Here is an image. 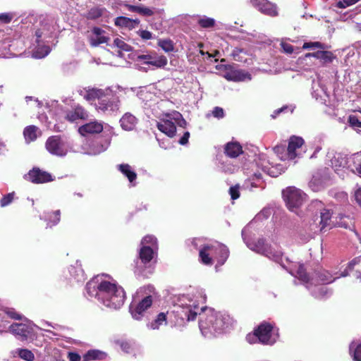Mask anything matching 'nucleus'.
Here are the masks:
<instances>
[{
  "label": "nucleus",
  "mask_w": 361,
  "mask_h": 361,
  "mask_svg": "<svg viewBox=\"0 0 361 361\" xmlns=\"http://www.w3.org/2000/svg\"><path fill=\"white\" fill-rule=\"evenodd\" d=\"M234 319L227 314L210 312L201 316L199 326L205 337L223 334L231 329Z\"/></svg>",
  "instance_id": "1"
},
{
  "label": "nucleus",
  "mask_w": 361,
  "mask_h": 361,
  "mask_svg": "<svg viewBox=\"0 0 361 361\" xmlns=\"http://www.w3.org/2000/svg\"><path fill=\"white\" fill-rule=\"evenodd\" d=\"M95 296L106 307L118 309L124 303L126 293L118 284L108 281H102L97 286Z\"/></svg>",
  "instance_id": "2"
},
{
  "label": "nucleus",
  "mask_w": 361,
  "mask_h": 361,
  "mask_svg": "<svg viewBox=\"0 0 361 361\" xmlns=\"http://www.w3.org/2000/svg\"><path fill=\"white\" fill-rule=\"evenodd\" d=\"M84 98L87 101L98 100L97 107L103 112L114 113L119 109L118 97L109 89L88 88Z\"/></svg>",
  "instance_id": "3"
},
{
  "label": "nucleus",
  "mask_w": 361,
  "mask_h": 361,
  "mask_svg": "<svg viewBox=\"0 0 361 361\" xmlns=\"http://www.w3.org/2000/svg\"><path fill=\"white\" fill-rule=\"evenodd\" d=\"M154 250L148 245L140 247L138 260L135 263V273L139 276L148 278L152 274V260L154 258Z\"/></svg>",
  "instance_id": "4"
},
{
  "label": "nucleus",
  "mask_w": 361,
  "mask_h": 361,
  "mask_svg": "<svg viewBox=\"0 0 361 361\" xmlns=\"http://www.w3.org/2000/svg\"><path fill=\"white\" fill-rule=\"evenodd\" d=\"M282 195L288 209L290 211L299 208L303 203L305 194L295 187H288L283 190Z\"/></svg>",
  "instance_id": "5"
},
{
  "label": "nucleus",
  "mask_w": 361,
  "mask_h": 361,
  "mask_svg": "<svg viewBox=\"0 0 361 361\" xmlns=\"http://www.w3.org/2000/svg\"><path fill=\"white\" fill-rule=\"evenodd\" d=\"M45 147L50 154L54 156L64 157L68 153V149L59 135H52L48 137Z\"/></svg>",
  "instance_id": "6"
},
{
  "label": "nucleus",
  "mask_w": 361,
  "mask_h": 361,
  "mask_svg": "<svg viewBox=\"0 0 361 361\" xmlns=\"http://www.w3.org/2000/svg\"><path fill=\"white\" fill-rule=\"evenodd\" d=\"M153 299L152 295L145 296L138 303H131L130 305V312L132 317L137 320H140L145 311L152 305Z\"/></svg>",
  "instance_id": "7"
},
{
  "label": "nucleus",
  "mask_w": 361,
  "mask_h": 361,
  "mask_svg": "<svg viewBox=\"0 0 361 361\" xmlns=\"http://www.w3.org/2000/svg\"><path fill=\"white\" fill-rule=\"evenodd\" d=\"M304 143L305 141L301 137L292 135L289 138L286 152L281 157V159L285 161L295 159L298 155V149H300Z\"/></svg>",
  "instance_id": "8"
},
{
  "label": "nucleus",
  "mask_w": 361,
  "mask_h": 361,
  "mask_svg": "<svg viewBox=\"0 0 361 361\" xmlns=\"http://www.w3.org/2000/svg\"><path fill=\"white\" fill-rule=\"evenodd\" d=\"M24 178L35 184L45 183L53 180L51 175L35 167L24 176Z\"/></svg>",
  "instance_id": "9"
},
{
  "label": "nucleus",
  "mask_w": 361,
  "mask_h": 361,
  "mask_svg": "<svg viewBox=\"0 0 361 361\" xmlns=\"http://www.w3.org/2000/svg\"><path fill=\"white\" fill-rule=\"evenodd\" d=\"M258 245H262L258 247V252L272 259L276 263L282 262L283 252L281 250L276 249L269 245H265L263 240H258Z\"/></svg>",
  "instance_id": "10"
},
{
  "label": "nucleus",
  "mask_w": 361,
  "mask_h": 361,
  "mask_svg": "<svg viewBox=\"0 0 361 361\" xmlns=\"http://www.w3.org/2000/svg\"><path fill=\"white\" fill-rule=\"evenodd\" d=\"M273 329V325L267 322H263L255 329L258 338H259V343L263 345L271 344V338Z\"/></svg>",
  "instance_id": "11"
},
{
  "label": "nucleus",
  "mask_w": 361,
  "mask_h": 361,
  "mask_svg": "<svg viewBox=\"0 0 361 361\" xmlns=\"http://www.w3.org/2000/svg\"><path fill=\"white\" fill-rule=\"evenodd\" d=\"M250 4L265 15L272 17L278 16L276 6L268 0H250Z\"/></svg>",
  "instance_id": "12"
},
{
  "label": "nucleus",
  "mask_w": 361,
  "mask_h": 361,
  "mask_svg": "<svg viewBox=\"0 0 361 361\" xmlns=\"http://www.w3.org/2000/svg\"><path fill=\"white\" fill-rule=\"evenodd\" d=\"M65 119L70 123L75 122L78 120H87L88 118V112L85 109L78 104L72 109L66 111Z\"/></svg>",
  "instance_id": "13"
},
{
  "label": "nucleus",
  "mask_w": 361,
  "mask_h": 361,
  "mask_svg": "<svg viewBox=\"0 0 361 361\" xmlns=\"http://www.w3.org/2000/svg\"><path fill=\"white\" fill-rule=\"evenodd\" d=\"M224 78L229 81L240 82L251 80V75L243 70L234 69L231 66L226 68Z\"/></svg>",
  "instance_id": "14"
},
{
  "label": "nucleus",
  "mask_w": 361,
  "mask_h": 361,
  "mask_svg": "<svg viewBox=\"0 0 361 361\" xmlns=\"http://www.w3.org/2000/svg\"><path fill=\"white\" fill-rule=\"evenodd\" d=\"M139 61H143L144 63L155 66L156 68H163L167 64V59L165 56H157L149 54H142L137 56Z\"/></svg>",
  "instance_id": "15"
},
{
  "label": "nucleus",
  "mask_w": 361,
  "mask_h": 361,
  "mask_svg": "<svg viewBox=\"0 0 361 361\" xmlns=\"http://www.w3.org/2000/svg\"><path fill=\"white\" fill-rule=\"evenodd\" d=\"M229 250L224 244L219 243L216 245H213L212 255L217 261V264L222 266L226 262L229 257Z\"/></svg>",
  "instance_id": "16"
},
{
  "label": "nucleus",
  "mask_w": 361,
  "mask_h": 361,
  "mask_svg": "<svg viewBox=\"0 0 361 361\" xmlns=\"http://www.w3.org/2000/svg\"><path fill=\"white\" fill-rule=\"evenodd\" d=\"M103 123L94 121L79 127L78 132L85 136L87 134H99L103 131Z\"/></svg>",
  "instance_id": "17"
},
{
  "label": "nucleus",
  "mask_w": 361,
  "mask_h": 361,
  "mask_svg": "<svg viewBox=\"0 0 361 361\" xmlns=\"http://www.w3.org/2000/svg\"><path fill=\"white\" fill-rule=\"evenodd\" d=\"M243 153V147L237 141L228 142L224 146V154L229 158H237Z\"/></svg>",
  "instance_id": "18"
},
{
  "label": "nucleus",
  "mask_w": 361,
  "mask_h": 361,
  "mask_svg": "<svg viewBox=\"0 0 361 361\" xmlns=\"http://www.w3.org/2000/svg\"><path fill=\"white\" fill-rule=\"evenodd\" d=\"M10 331L20 341H26L30 331L29 327L24 324L14 323L9 327Z\"/></svg>",
  "instance_id": "19"
},
{
  "label": "nucleus",
  "mask_w": 361,
  "mask_h": 361,
  "mask_svg": "<svg viewBox=\"0 0 361 361\" xmlns=\"http://www.w3.org/2000/svg\"><path fill=\"white\" fill-rule=\"evenodd\" d=\"M157 128L166 134L169 137L175 136L176 133V126L174 123L168 119H162L160 122L157 123Z\"/></svg>",
  "instance_id": "20"
},
{
  "label": "nucleus",
  "mask_w": 361,
  "mask_h": 361,
  "mask_svg": "<svg viewBox=\"0 0 361 361\" xmlns=\"http://www.w3.org/2000/svg\"><path fill=\"white\" fill-rule=\"evenodd\" d=\"M213 245L205 244L203 245L199 252V257L201 263L204 265H212L213 259L209 257L212 254Z\"/></svg>",
  "instance_id": "21"
},
{
  "label": "nucleus",
  "mask_w": 361,
  "mask_h": 361,
  "mask_svg": "<svg viewBox=\"0 0 361 361\" xmlns=\"http://www.w3.org/2000/svg\"><path fill=\"white\" fill-rule=\"evenodd\" d=\"M314 277L323 284H329L335 281L337 277H334L333 275L327 270L319 269L314 271Z\"/></svg>",
  "instance_id": "22"
},
{
  "label": "nucleus",
  "mask_w": 361,
  "mask_h": 361,
  "mask_svg": "<svg viewBox=\"0 0 361 361\" xmlns=\"http://www.w3.org/2000/svg\"><path fill=\"white\" fill-rule=\"evenodd\" d=\"M320 231L325 232L326 231L331 228V212L330 210L324 209L320 213Z\"/></svg>",
  "instance_id": "23"
},
{
  "label": "nucleus",
  "mask_w": 361,
  "mask_h": 361,
  "mask_svg": "<svg viewBox=\"0 0 361 361\" xmlns=\"http://www.w3.org/2000/svg\"><path fill=\"white\" fill-rule=\"evenodd\" d=\"M114 23L116 26L133 29L140 24L138 19H131L125 16H119L115 19Z\"/></svg>",
  "instance_id": "24"
},
{
  "label": "nucleus",
  "mask_w": 361,
  "mask_h": 361,
  "mask_svg": "<svg viewBox=\"0 0 361 361\" xmlns=\"http://www.w3.org/2000/svg\"><path fill=\"white\" fill-rule=\"evenodd\" d=\"M122 128L125 130H132L135 127L137 118L131 114L126 113L120 119Z\"/></svg>",
  "instance_id": "25"
},
{
  "label": "nucleus",
  "mask_w": 361,
  "mask_h": 361,
  "mask_svg": "<svg viewBox=\"0 0 361 361\" xmlns=\"http://www.w3.org/2000/svg\"><path fill=\"white\" fill-rule=\"evenodd\" d=\"M314 57L322 61L324 63H331L335 59V56L329 51H317L314 53H307L306 57Z\"/></svg>",
  "instance_id": "26"
},
{
  "label": "nucleus",
  "mask_w": 361,
  "mask_h": 361,
  "mask_svg": "<svg viewBox=\"0 0 361 361\" xmlns=\"http://www.w3.org/2000/svg\"><path fill=\"white\" fill-rule=\"evenodd\" d=\"M118 170L128 179L130 183H133L137 178V173L132 169V167L128 164H121L118 166Z\"/></svg>",
  "instance_id": "27"
},
{
  "label": "nucleus",
  "mask_w": 361,
  "mask_h": 361,
  "mask_svg": "<svg viewBox=\"0 0 361 361\" xmlns=\"http://www.w3.org/2000/svg\"><path fill=\"white\" fill-rule=\"evenodd\" d=\"M335 226L345 229L353 230L354 228V222L353 219L349 216L341 214L338 216V220H336Z\"/></svg>",
  "instance_id": "28"
},
{
  "label": "nucleus",
  "mask_w": 361,
  "mask_h": 361,
  "mask_svg": "<svg viewBox=\"0 0 361 361\" xmlns=\"http://www.w3.org/2000/svg\"><path fill=\"white\" fill-rule=\"evenodd\" d=\"M348 270L350 272H355L356 277L361 278V257L352 260L348 264Z\"/></svg>",
  "instance_id": "29"
},
{
  "label": "nucleus",
  "mask_w": 361,
  "mask_h": 361,
  "mask_svg": "<svg viewBox=\"0 0 361 361\" xmlns=\"http://www.w3.org/2000/svg\"><path fill=\"white\" fill-rule=\"evenodd\" d=\"M61 220V212L60 210H56L47 214L46 216V221H47V226L52 227L59 223Z\"/></svg>",
  "instance_id": "30"
},
{
  "label": "nucleus",
  "mask_w": 361,
  "mask_h": 361,
  "mask_svg": "<svg viewBox=\"0 0 361 361\" xmlns=\"http://www.w3.org/2000/svg\"><path fill=\"white\" fill-rule=\"evenodd\" d=\"M37 128L35 126H29L24 129L23 135L27 142H32L37 139Z\"/></svg>",
  "instance_id": "31"
},
{
  "label": "nucleus",
  "mask_w": 361,
  "mask_h": 361,
  "mask_svg": "<svg viewBox=\"0 0 361 361\" xmlns=\"http://www.w3.org/2000/svg\"><path fill=\"white\" fill-rule=\"evenodd\" d=\"M106 8L104 7H93L91 8L87 13L86 18L89 20H96L100 18Z\"/></svg>",
  "instance_id": "32"
},
{
  "label": "nucleus",
  "mask_w": 361,
  "mask_h": 361,
  "mask_svg": "<svg viewBox=\"0 0 361 361\" xmlns=\"http://www.w3.org/2000/svg\"><path fill=\"white\" fill-rule=\"evenodd\" d=\"M166 314L164 312H160L156 317V319L151 322L150 326L152 329H157L164 322L166 324Z\"/></svg>",
  "instance_id": "33"
},
{
  "label": "nucleus",
  "mask_w": 361,
  "mask_h": 361,
  "mask_svg": "<svg viewBox=\"0 0 361 361\" xmlns=\"http://www.w3.org/2000/svg\"><path fill=\"white\" fill-rule=\"evenodd\" d=\"M197 23L201 27L207 29L214 27L216 21L212 18L204 16L198 19Z\"/></svg>",
  "instance_id": "34"
},
{
  "label": "nucleus",
  "mask_w": 361,
  "mask_h": 361,
  "mask_svg": "<svg viewBox=\"0 0 361 361\" xmlns=\"http://www.w3.org/2000/svg\"><path fill=\"white\" fill-rule=\"evenodd\" d=\"M102 356V353L98 350H88L83 355V361H90L99 359Z\"/></svg>",
  "instance_id": "35"
},
{
  "label": "nucleus",
  "mask_w": 361,
  "mask_h": 361,
  "mask_svg": "<svg viewBox=\"0 0 361 361\" xmlns=\"http://www.w3.org/2000/svg\"><path fill=\"white\" fill-rule=\"evenodd\" d=\"M296 272L297 276L300 281L305 283H307L310 281V276L307 273L306 269H305L304 265L302 264H298V267Z\"/></svg>",
  "instance_id": "36"
},
{
  "label": "nucleus",
  "mask_w": 361,
  "mask_h": 361,
  "mask_svg": "<svg viewBox=\"0 0 361 361\" xmlns=\"http://www.w3.org/2000/svg\"><path fill=\"white\" fill-rule=\"evenodd\" d=\"M109 40V38L106 36H97V37H90L89 42L90 44L92 47H96L101 44L107 43Z\"/></svg>",
  "instance_id": "37"
},
{
  "label": "nucleus",
  "mask_w": 361,
  "mask_h": 361,
  "mask_svg": "<svg viewBox=\"0 0 361 361\" xmlns=\"http://www.w3.org/2000/svg\"><path fill=\"white\" fill-rule=\"evenodd\" d=\"M18 355L21 359L26 361H33L35 359L33 353L28 349H18Z\"/></svg>",
  "instance_id": "38"
},
{
  "label": "nucleus",
  "mask_w": 361,
  "mask_h": 361,
  "mask_svg": "<svg viewBox=\"0 0 361 361\" xmlns=\"http://www.w3.org/2000/svg\"><path fill=\"white\" fill-rule=\"evenodd\" d=\"M348 123L349 126L354 130H358L359 128H361V121L355 115H350L348 117Z\"/></svg>",
  "instance_id": "39"
},
{
  "label": "nucleus",
  "mask_w": 361,
  "mask_h": 361,
  "mask_svg": "<svg viewBox=\"0 0 361 361\" xmlns=\"http://www.w3.org/2000/svg\"><path fill=\"white\" fill-rule=\"evenodd\" d=\"M14 196H15L14 192H12L8 193L6 195H4L0 200V206L1 207H5L8 206V204H10L13 202V200L14 199Z\"/></svg>",
  "instance_id": "40"
},
{
  "label": "nucleus",
  "mask_w": 361,
  "mask_h": 361,
  "mask_svg": "<svg viewBox=\"0 0 361 361\" xmlns=\"http://www.w3.org/2000/svg\"><path fill=\"white\" fill-rule=\"evenodd\" d=\"M159 45L166 52L172 51L174 49L173 44L170 39H164L159 42Z\"/></svg>",
  "instance_id": "41"
},
{
  "label": "nucleus",
  "mask_w": 361,
  "mask_h": 361,
  "mask_svg": "<svg viewBox=\"0 0 361 361\" xmlns=\"http://www.w3.org/2000/svg\"><path fill=\"white\" fill-rule=\"evenodd\" d=\"M228 192L233 200H237L240 197V185L236 184L231 186Z\"/></svg>",
  "instance_id": "42"
},
{
  "label": "nucleus",
  "mask_w": 361,
  "mask_h": 361,
  "mask_svg": "<svg viewBox=\"0 0 361 361\" xmlns=\"http://www.w3.org/2000/svg\"><path fill=\"white\" fill-rule=\"evenodd\" d=\"M114 44L118 48H119L123 51H128L130 49V46L128 45V44H126L124 41H123L122 39H121L119 38H116L114 40Z\"/></svg>",
  "instance_id": "43"
},
{
  "label": "nucleus",
  "mask_w": 361,
  "mask_h": 361,
  "mask_svg": "<svg viewBox=\"0 0 361 361\" xmlns=\"http://www.w3.org/2000/svg\"><path fill=\"white\" fill-rule=\"evenodd\" d=\"M245 339L250 344H255L259 343V338H258V336L255 330L252 332L247 334L246 335Z\"/></svg>",
  "instance_id": "44"
},
{
  "label": "nucleus",
  "mask_w": 361,
  "mask_h": 361,
  "mask_svg": "<svg viewBox=\"0 0 361 361\" xmlns=\"http://www.w3.org/2000/svg\"><path fill=\"white\" fill-rule=\"evenodd\" d=\"M14 18V14L12 13H0V22L4 24L10 23Z\"/></svg>",
  "instance_id": "45"
},
{
  "label": "nucleus",
  "mask_w": 361,
  "mask_h": 361,
  "mask_svg": "<svg viewBox=\"0 0 361 361\" xmlns=\"http://www.w3.org/2000/svg\"><path fill=\"white\" fill-rule=\"evenodd\" d=\"M328 293V288L326 287H319L314 291L313 295L316 298H324Z\"/></svg>",
  "instance_id": "46"
},
{
  "label": "nucleus",
  "mask_w": 361,
  "mask_h": 361,
  "mask_svg": "<svg viewBox=\"0 0 361 361\" xmlns=\"http://www.w3.org/2000/svg\"><path fill=\"white\" fill-rule=\"evenodd\" d=\"M353 358L354 361H361V343L353 350Z\"/></svg>",
  "instance_id": "47"
},
{
  "label": "nucleus",
  "mask_w": 361,
  "mask_h": 361,
  "mask_svg": "<svg viewBox=\"0 0 361 361\" xmlns=\"http://www.w3.org/2000/svg\"><path fill=\"white\" fill-rule=\"evenodd\" d=\"M6 313L11 319L16 320H21L23 319V316L16 312L14 310H8L6 312Z\"/></svg>",
  "instance_id": "48"
},
{
  "label": "nucleus",
  "mask_w": 361,
  "mask_h": 361,
  "mask_svg": "<svg viewBox=\"0 0 361 361\" xmlns=\"http://www.w3.org/2000/svg\"><path fill=\"white\" fill-rule=\"evenodd\" d=\"M185 316H187V320L188 321H194L197 315V313L191 310L190 308L187 309V310L185 312Z\"/></svg>",
  "instance_id": "49"
},
{
  "label": "nucleus",
  "mask_w": 361,
  "mask_h": 361,
  "mask_svg": "<svg viewBox=\"0 0 361 361\" xmlns=\"http://www.w3.org/2000/svg\"><path fill=\"white\" fill-rule=\"evenodd\" d=\"M156 243V238L153 235H147L145 236L141 241V244H151L153 245Z\"/></svg>",
  "instance_id": "50"
},
{
  "label": "nucleus",
  "mask_w": 361,
  "mask_h": 361,
  "mask_svg": "<svg viewBox=\"0 0 361 361\" xmlns=\"http://www.w3.org/2000/svg\"><path fill=\"white\" fill-rule=\"evenodd\" d=\"M213 116L217 118H222L224 116V109L221 107L216 106L213 111Z\"/></svg>",
  "instance_id": "51"
},
{
  "label": "nucleus",
  "mask_w": 361,
  "mask_h": 361,
  "mask_svg": "<svg viewBox=\"0 0 361 361\" xmlns=\"http://www.w3.org/2000/svg\"><path fill=\"white\" fill-rule=\"evenodd\" d=\"M154 13L152 9L147 7L141 6L140 13V15L143 16H152L154 15Z\"/></svg>",
  "instance_id": "52"
},
{
  "label": "nucleus",
  "mask_w": 361,
  "mask_h": 361,
  "mask_svg": "<svg viewBox=\"0 0 361 361\" xmlns=\"http://www.w3.org/2000/svg\"><path fill=\"white\" fill-rule=\"evenodd\" d=\"M281 46L283 51L286 54H292L294 51L293 47L290 44L282 42Z\"/></svg>",
  "instance_id": "53"
},
{
  "label": "nucleus",
  "mask_w": 361,
  "mask_h": 361,
  "mask_svg": "<svg viewBox=\"0 0 361 361\" xmlns=\"http://www.w3.org/2000/svg\"><path fill=\"white\" fill-rule=\"evenodd\" d=\"M274 151L275 152V153H276L279 157L281 158V157L282 155H285L286 154V147L283 146V145H276L274 148Z\"/></svg>",
  "instance_id": "54"
},
{
  "label": "nucleus",
  "mask_w": 361,
  "mask_h": 361,
  "mask_svg": "<svg viewBox=\"0 0 361 361\" xmlns=\"http://www.w3.org/2000/svg\"><path fill=\"white\" fill-rule=\"evenodd\" d=\"M354 197L356 203L361 208V187L357 188L354 192Z\"/></svg>",
  "instance_id": "55"
},
{
  "label": "nucleus",
  "mask_w": 361,
  "mask_h": 361,
  "mask_svg": "<svg viewBox=\"0 0 361 361\" xmlns=\"http://www.w3.org/2000/svg\"><path fill=\"white\" fill-rule=\"evenodd\" d=\"M190 137V133L188 131L185 132L183 135L180 137L178 142L181 145H185L188 142V139Z\"/></svg>",
  "instance_id": "56"
},
{
  "label": "nucleus",
  "mask_w": 361,
  "mask_h": 361,
  "mask_svg": "<svg viewBox=\"0 0 361 361\" xmlns=\"http://www.w3.org/2000/svg\"><path fill=\"white\" fill-rule=\"evenodd\" d=\"M125 6L128 9L129 11L135 12L139 14L140 13L141 6L130 4H126Z\"/></svg>",
  "instance_id": "57"
},
{
  "label": "nucleus",
  "mask_w": 361,
  "mask_h": 361,
  "mask_svg": "<svg viewBox=\"0 0 361 361\" xmlns=\"http://www.w3.org/2000/svg\"><path fill=\"white\" fill-rule=\"evenodd\" d=\"M68 358L70 361H80L81 359L79 354L73 352L68 353Z\"/></svg>",
  "instance_id": "58"
},
{
  "label": "nucleus",
  "mask_w": 361,
  "mask_h": 361,
  "mask_svg": "<svg viewBox=\"0 0 361 361\" xmlns=\"http://www.w3.org/2000/svg\"><path fill=\"white\" fill-rule=\"evenodd\" d=\"M140 36L143 39H152V33L147 30H142L140 32Z\"/></svg>",
  "instance_id": "59"
},
{
  "label": "nucleus",
  "mask_w": 361,
  "mask_h": 361,
  "mask_svg": "<svg viewBox=\"0 0 361 361\" xmlns=\"http://www.w3.org/2000/svg\"><path fill=\"white\" fill-rule=\"evenodd\" d=\"M92 32L96 36H103L102 34L105 32L104 30L99 27H94Z\"/></svg>",
  "instance_id": "60"
},
{
  "label": "nucleus",
  "mask_w": 361,
  "mask_h": 361,
  "mask_svg": "<svg viewBox=\"0 0 361 361\" xmlns=\"http://www.w3.org/2000/svg\"><path fill=\"white\" fill-rule=\"evenodd\" d=\"M243 52V50L240 48H235L233 51L232 55L235 60L239 61L238 57L239 56L240 54Z\"/></svg>",
  "instance_id": "61"
},
{
  "label": "nucleus",
  "mask_w": 361,
  "mask_h": 361,
  "mask_svg": "<svg viewBox=\"0 0 361 361\" xmlns=\"http://www.w3.org/2000/svg\"><path fill=\"white\" fill-rule=\"evenodd\" d=\"M288 109L287 106H282L281 108H279L274 111V114L272 115L273 118H276L279 114L281 112H283L285 110Z\"/></svg>",
  "instance_id": "62"
},
{
  "label": "nucleus",
  "mask_w": 361,
  "mask_h": 361,
  "mask_svg": "<svg viewBox=\"0 0 361 361\" xmlns=\"http://www.w3.org/2000/svg\"><path fill=\"white\" fill-rule=\"evenodd\" d=\"M177 115H178V117L181 118L180 122H178V124L180 127L185 128L186 126V125H187L186 121L184 118H183V116H182V115L180 113H177Z\"/></svg>",
  "instance_id": "63"
},
{
  "label": "nucleus",
  "mask_w": 361,
  "mask_h": 361,
  "mask_svg": "<svg viewBox=\"0 0 361 361\" xmlns=\"http://www.w3.org/2000/svg\"><path fill=\"white\" fill-rule=\"evenodd\" d=\"M355 171L361 177V162L355 166Z\"/></svg>",
  "instance_id": "64"
}]
</instances>
